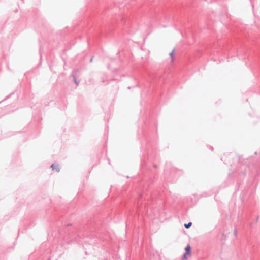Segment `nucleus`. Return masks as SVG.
Instances as JSON below:
<instances>
[{
  "mask_svg": "<svg viewBox=\"0 0 260 260\" xmlns=\"http://www.w3.org/2000/svg\"><path fill=\"white\" fill-rule=\"evenodd\" d=\"M157 124L154 119L149 118L144 121V125L138 129L139 139L141 144V173L137 178L139 189L137 198L139 199L153 201L159 192L154 191L158 166L155 162L156 150L152 148L150 137Z\"/></svg>",
  "mask_w": 260,
  "mask_h": 260,
  "instance_id": "nucleus-1",
  "label": "nucleus"
},
{
  "mask_svg": "<svg viewBox=\"0 0 260 260\" xmlns=\"http://www.w3.org/2000/svg\"><path fill=\"white\" fill-rule=\"evenodd\" d=\"M244 168L238 174L237 184L238 187L237 190L239 189V186L243 184V180L246 175L247 171H249V176L252 179H254L258 174L257 167L254 165L250 166H244Z\"/></svg>",
  "mask_w": 260,
  "mask_h": 260,
  "instance_id": "nucleus-2",
  "label": "nucleus"
},
{
  "mask_svg": "<svg viewBox=\"0 0 260 260\" xmlns=\"http://www.w3.org/2000/svg\"><path fill=\"white\" fill-rule=\"evenodd\" d=\"M177 169L174 167L171 162L166 163L164 168V174L162 182L173 183L176 181Z\"/></svg>",
  "mask_w": 260,
  "mask_h": 260,
  "instance_id": "nucleus-3",
  "label": "nucleus"
},
{
  "mask_svg": "<svg viewBox=\"0 0 260 260\" xmlns=\"http://www.w3.org/2000/svg\"><path fill=\"white\" fill-rule=\"evenodd\" d=\"M72 224L71 223H68L64 225L63 231L70 238H73L76 236V233L78 232V229L76 228H74L73 229H69V227L71 226Z\"/></svg>",
  "mask_w": 260,
  "mask_h": 260,
  "instance_id": "nucleus-4",
  "label": "nucleus"
},
{
  "mask_svg": "<svg viewBox=\"0 0 260 260\" xmlns=\"http://www.w3.org/2000/svg\"><path fill=\"white\" fill-rule=\"evenodd\" d=\"M184 249L185 252L182 256V260H187L188 256L191 254V247L189 244H188Z\"/></svg>",
  "mask_w": 260,
  "mask_h": 260,
  "instance_id": "nucleus-5",
  "label": "nucleus"
},
{
  "mask_svg": "<svg viewBox=\"0 0 260 260\" xmlns=\"http://www.w3.org/2000/svg\"><path fill=\"white\" fill-rule=\"evenodd\" d=\"M78 72V69H74L72 71V73L71 74V77L73 78V82H74L76 86H78L80 83V80L77 79V74Z\"/></svg>",
  "mask_w": 260,
  "mask_h": 260,
  "instance_id": "nucleus-6",
  "label": "nucleus"
},
{
  "mask_svg": "<svg viewBox=\"0 0 260 260\" xmlns=\"http://www.w3.org/2000/svg\"><path fill=\"white\" fill-rule=\"evenodd\" d=\"M29 106L34 110L37 111L38 112H40L41 110L43 109V108H41L42 105L40 103H39L36 102V104L33 106H31V103H30Z\"/></svg>",
  "mask_w": 260,
  "mask_h": 260,
  "instance_id": "nucleus-7",
  "label": "nucleus"
},
{
  "mask_svg": "<svg viewBox=\"0 0 260 260\" xmlns=\"http://www.w3.org/2000/svg\"><path fill=\"white\" fill-rule=\"evenodd\" d=\"M51 170L53 171H55L56 172H59L60 171V167L59 165L56 162L53 163L50 167Z\"/></svg>",
  "mask_w": 260,
  "mask_h": 260,
  "instance_id": "nucleus-8",
  "label": "nucleus"
},
{
  "mask_svg": "<svg viewBox=\"0 0 260 260\" xmlns=\"http://www.w3.org/2000/svg\"><path fill=\"white\" fill-rule=\"evenodd\" d=\"M10 166L12 168H15L16 166V157L14 155L12 156V160L10 162Z\"/></svg>",
  "mask_w": 260,
  "mask_h": 260,
  "instance_id": "nucleus-9",
  "label": "nucleus"
},
{
  "mask_svg": "<svg viewBox=\"0 0 260 260\" xmlns=\"http://www.w3.org/2000/svg\"><path fill=\"white\" fill-rule=\"evenodd\" d=\"M175 51V48H174L172 50V51L171 52H170V53H169L170 57V58L171 59V60L172 61H173L174 60V59H175V58H174Z\"/></svg>",
  "mask_w": 260,
  "mask_h": 260,
  "instance_id": "nucleus-10",
  "label": "nucleus"
},
{
  "mask_svg": "<svg viewBox=\"0 0 260 260\" xmlns=\"http://www.w3.org/2000/svg\"><path fill=\"white\" fill-rule=\"evenodd\" d=\"M212 194V193L211 191H209V192L205 191V192H203L201 194V196L202 197H208V196H210Z\"/></svg>",
  "mask_w": 260,
  "mask_h": 260,
  "instance_id": "nucleus-11",
  "label": "nucleus"
},
{
  "mask_svg": "<svg viewBox=\"0 0 260 260\" xmlns=\"http://www.w3.org/2000/svg\"><path fill=\"white\" fill-rule=\"evenodd\" d=\"M14 94V92L11 93L10 94H9L7 96H6L5 98H4L3 100H2L1 101H0V103H1L2 102H4V101H6V100H8V99H9Z\"/></svg>",
  "mask_w": 260,
  "mask_h": 260,
  "instance_id": "nucleus-12",
  "label": "nucleus"
},
{
  "mask_svg": "<svg viewBox=\"0 0 260 260\" xmlns=\"http://www.w3.org/2000/svg\"><path fill=\"white\" fill-rule=\"evenodd\" d=\"M192 223L191 222H189L188 223H185L184 226L185 228L188 229L191 226Z\"/></svg>",
  "mask_w": 260,
  "mask_h": 260,
  "instance_id": "nucleus-13",
  "label": "nucleus"
},
{
  "mask_svg": "<svg viewBox=\"0 0 260 260\" xmlns=\"http://www.w3.org/2000/svg\"><path fill=\"white\" fill-rule=\"evenodd\" d=\"M139 86H140V85H139V83L138 82V83H137V84H136L135 86H128V87H127V89H131V88H134V87H139Z\"/></svg>",
  "mask_w": 260,
  "mask_h": 260,
  "instance_id": "nucleus-14",
  "label": "nucleus"
},
{
  "mask_svg": "<svg viewBox=\"0 0 260 260\" xmlns=\"http://www.w3.org/2000/svg\"><path fill=\"white\" fill-rule=\"evenodd\" d=\"M9 134H7V135L6 136V137H10L11 136L15 135L14 132H9Z\"/></svg>",
  "mask_w": 260,
  "mask_h": 260,
  "instance_id": "nucleus-15",
  "label": "nucleus"
},
{
  "mask_svg": "<svg viewBox=\"0 0 260 260\" xmlns=\"http://www.w3.org/2000/svg\"><path fill=\"white\" fill-rule=\"evenodd\" d=\"M41 50V46L40 47V50ZM40 63L37 65V67L41 65V60H42V55H41V52L40 51Z\"/></svg>",
  "mask_w": 260,
  "mask_h": 260,
  "instance_id": "nucleus-16",
  "label": "nucleus"
},
{
  "mask_svg": "<svg viewBox=\"0 0 260 260\" xmlns=\"http://www.w3.org/2000/svg\"><path fill=\"white\" fill-rule=\"evenodd\" d=\"M34 119L35 121H37V120H41L42 119V117H34Z\"/></svg>",
  "mask_w": 260,
  "mask_h": 260,
  "instance_id": "nucleus-17",
  "label": "nucleus"
},
{
  "mask_svg": "<svg viewBox=\"0 0 260 260\" xmlns=\"http://www.w3.org/2000/svg\"><path fill=\"white\" fill-rule=\"evenodd\" d=\"M250 3L252 7V9H253L254 6V1L253 0H250Z\"/></svg>",
  "mask_w": 260,
  "mask_h": 260,
  "instance_id": "nucleus-18",
  "label": "nucleus"
},
{
  "mask_svg": "<svg viewBox=\"0 0 260 260\" xmlns=\"http://www.w3.org/2000/svg\"><path fill=\"white\" fill-rule=\"evenodd\" d=\"M118 70H119V69L118 68H114L112 70V72H113V73H116V72H118Z\"/></svg>",
  "mask_w": 260,
  "mask_h": 260,
  "instance_id": "nucleus-19",
  "label": "nucleus"
},
{
  "mask_svg": "<svg viewBox=\"0 0 260 260\" xmlns=\"http://www.w3.org/2000/svg\"><path fill=\"white\" fill-rule=\"evenodd\" d=\"M234 234L235 236H237V229L236 228H235L234 230Z\"/></svg>",
  "mask_w": 260,
  "mask_h": 260,
  "instance_id": "nucleus-20",
  "label": "nucleus"
},
{
  "mask_svg": "<svg viewBox=\"0 0 260 260\" xmlns=\"http://www.w3.org/2000/svg\"><path fill=\"white\" fill-rule=\"evenodd\" d=\"M121 21L124 22L125 21V18L124 17H121L120 18Z\"/></svg>",
  "mask_w": 260,
  "mask_h": 260,
  "instance_id": "nucleus-21",
  "label": "nucleus"
},
{
  "mask_svg": "<svg viewBox=\"0 0 260 260\" xmlns=\"http://www.w3.org/2000/svg\"><path fill=\"white\" fill-rule=\"evenodd\" d=\"M86 230H88V231H93L94 230L93 229H90V228H89L88 227H87Z\"/></svg>",
  "mask_w": 260,
  "mask_h": 260,
  "instance_id": "nucleus-22",
  "label": "nucleus"
},
{
  "mask_svg": "<svg viewBox=\"0 0 260 260\" xmlns=\"http://www.w3.org/2000/svg\"><path fill=\"white\" fill-rule=\"evenodd\" d=\"M93 58H94V56H92L91 57V58H90V60H89V62H90V63L92 62V61H93Z\"/></svg>",
  "mask_w": 260,
  "mask_h": 260,
  "instance_id": "nucleus-23",
  "label": "nucleus"
},
{
  "mask_svg": "<svg viewBox=\"0 0 260 260\" xmlns=\"http://www.w3.org/2000/svg\"><path fill=\"white\" fill-rule=\"evenodd\" d=\"M258 219H259V216H258V215H257V216H256V220H255V222H256V223L258 222Z\"/></svg>",
  "mask_w": 260,
  "mask_h": 260,
  "instance_id": "nucleus-24",
  "label": "nucleus"
},
{
  "mask_svg": "<svg viewBox=\"0 0 260 260\" xmlns=\"http://www.w3.org/2000/svg\"><path fill=\"white\" fill-rule=\"evenodd\" d=\"M15 245V242H13V246L11 247L12 249H14Z\"/></svg>",
  "mask_w": 260,
  "mask_h": 260,
  "instance_id": "nucleus-25",
  "label": "nucleus"
},
{
  "mask_svg": "<svg viewBox=\"0 0 260 260\" xmlns=\"http://www.w3.org/2000/svg\"><path fill=\"white\" fill-rule=\"evenodd\" d=\"M252 224H252V223H249V227H250V228H253V225H252Z\"/></svg>",
  "mask_w": 260,
  "mask_h": 260,
  "instance_id": "nucleus-26",
  "label": "nucleus"
},
{
  "mask_svg": "<svg viewBox=\"0 0 260 260\" xmlns=\"http://www.w3.org/2000/svg\"><path fill=\"white\" fill-rule=\"evenodd\" d=\"M8 22V20H7V21H6V22H5V27H6V26H7V25Z\"/></svg>",
  "mask_w": 260,
  "mask_h": 260,
  "instance_id": "nucleus-27",
  "label": "nucleus"
},
{
  "mask_svg": "<svg viewBox=\"0 0 260 260\" xmlns=\"http://www.w3.org/2000/svg\"><path fill=\"white\" fill-rule=\"evenodd\" d=\"M126 76H127V75L126 74H122V75H121V77H125Z\"/></svg>",
  "mask_w": 260,
  "mask_h": 260,
  "instance_id": "nucleus-28",
  "label": "nucleus"
},
{
  "mask_svg": "<svg viewBox=\"0 0 260 260\" xmlns=\"http://www.w3.org/2000/svg\"><path fill=\"white\" fill-rule=\"evenodd\" d=\"M240 156H238V162H240Z\"/></svg>",
  "mask_w": 260,
  "mask_h": 260,
  "instance_id": "nucleus-29",
  "label": "nucleus"
},
{
  "mask_svg": "<svg viewBox=\"0 0 260 260\" xmlns=\"http://www.w3.org/2000/svg\"><path fill=\"white\" fill-rule=\"evenodd\" d=\"M210 149L212 151H213V147L212 146H210Z\"/></svg>",
  "mask_w": 260,
  "mask_h": 260,
  "instance_id": "nucleus-30",
  "label": "nucleus"
},
{
  "mask_svg": "<svg viewBox=\"0 0 260 260\" xmlns=\"http://www.w3.org/2000/svg\"><path fill=\"white\" fill-rule=\"evenodd\" d=\"M10 105H7V106H6V109H9V108L10 107Z\"/></svg>",
  "mask_w": 260,
  "mask_h": 260,
  "instance_id": "nucleus-31",
  "label": "nucleus"
},
{
  "mask_svg": "<svg viewBox=\"0 0 260 260\" xmlns=\"http://www.w3.org/2000/svg\"><path fill=\"white\" fill-rule=\"evenodd\" d=\"M110 64H108L107 68L109 69L110 68Z\"/></svg>",
  "mask_w": 260,
  "mask_h": 260,
  "instance_id": "nucleus-32",
  "label": "nucleus"
},
{
  "mask_svg": "<svg viewBox=\"0 0 260 260\" xmlns=\"http://www.w3.org/2000/svg\"><path fill=\"white\" fill-rule=\"evenodd\" d=\"M111 80H112V81H115V80H116V79H114V78H113V79H112Z\"/></svg>",
  "mask_w": 260,
  "mask_h": 260,
  "instance_id": "nucleus-33",
  "label": "nucleus"
},
{
  "mask_svg": "<svg viewBox=\"0 0 260 260\" xmlns=\"http://www.w3.org/2000/svg\"><path fill=\"white\" fill-rule=\"evenodd\" d=\"M108 162H109V164H110V159H108Z\"/></svg>",
  "mask_w": 260,
  "mask_h": 260,
  "instance_id": "nucleus-34",
  "label": "nucleus"
},
{
  "mask_svg": "<svg viewBox=\"0 0 260 260\" xmlns=\"http://www.w3.org/2000/svg\"><path fill=\"white\" fill-rule=\"evenodd\" d=\"M15 111V109H13L12 110V112H14Z\"/></svg>",
  "mask_w": 260,
  "mask_h": 260,
  "instance_id": "nucleus-35",
  "label": "nucleus"
},
{
  "mask_svg": "<svg viewBox=\"0 0 260 260\" xmlns=\"http://www.w3.org/2000/svg\"><path fill=\"white\" fill-rule=\"evenodd\" d=\"M48 104H45V106H48Z\"/></svg>",
  "mask_w": 260,
  "mask_h": 260,
  "instance_id": "nucleus-36",
  "label": "nucleus"
},
{
  "mask_svg": "<svg viewBox=\"0 0 260 260\" xmlns=\"http://www.w3.org/2000/svg\"><path fill=\"white\" fill-rule=\"evenodd\" d=\"M18 235H19V233H17V238L18 237Z\"/></svg>",
  "mask_w": 260,
  "mask_h": 260,
  "instance_id": "nucleus-37",
  "label": "nucleus"
},
{
  "mask_svg": "<svg viewBox=\"0 0 260 260\" xmlns=\"http://www.w3.org/2000/svg\"><path fill=\"white\" fill-rule=\"evenodd\" d=\"M17 133H21L20 132L17 131Z\"/></svg>",
  "mask_w": 260,
  "mask_h": 260,
  "instance_id": "nucleus-38",
  "label": "nucleus"
},
{
  "mask_svg": "<svg viewBox=\"0 0 260 260\" xmlns=\"http://www.w3.org/2000/svg\"><path fill=\"white\" fill-rule=\"evenodd\" d=\"M14 12H16V10L14 11Z\"/></svg>",
  "mask_w": 260,
  "mask_h": 260,
  "instance_id": "nucleus-39",
  "label": "nucleus"
},
{
  "mask_svg": "<svg viewBox=\"0 0 260 260\" xmlns=\"http://www.w3.org/2000/svg\"><path fill=\"white\" fill-rule=\"evenodd\" d=\"M22 1L24 3V0H22Z\"/></svg>",
  "mask_w": 260,
  "mask_h": 260,
  "instance_id": "nucleus-40",
  "label": "nucleus"
},
{
  "mask_svg": "<svg viewBox=\"0 0 260 260\" xmlns=\"http://www.w3.org/2000/svg\"><path fill=\"white\" fill-rule=\"evenodd\" d=\"M259 6H260V0H259Z\"/></svg>",
  "mask_w": 260,
  "mask_h": 260,
  "instance_id": "nucleus-41",
  "label": "nucleus"
}]
</instances>
